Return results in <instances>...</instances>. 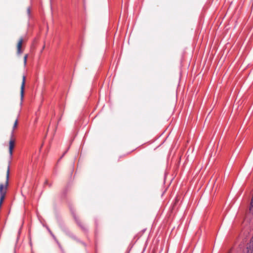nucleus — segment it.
I'll use <instances>...</instances> for the list:
<instances>
[{"instance_id":"f257e3e1","label":"nucleus","mask_w":253,"mask_h":253,"mask_svg":"<svg viewBox=\"0 0 253 253\" xmlns=\"http://www.w3.org/2000/svg\"><path fill=\"white\" fill-rule=\"evenodd\" d=\"M26 81V77L23 76L22 78V82L21 86V90H20V95H21V99L22 100L24 97V87Z\"/></svg>"},{"instance_id":"f03ea898","label":"nucleus","mask_w":253,"mask_h":253,"mask_svg":"<svg viewBox=\"0 0 253 253\" xmlns=\"http://www.w3.org/2000/svg\"><path fill=\"white\" fill-rule=\"evenodd\" d=\"M15 146V141L14 139L11 138L9 143V153L11 157L13 154V149Z\"/></svg>"},{"instance_id":"7ed1b4c3","label":"nucleus","mask_w":253,"mask_h":253,"mask_svg":"<svg viewBox=\"0 0 253 253\" xmlns=\"http://www.w3.org/2000/svg\"><path fill=\"white\" fill-rule=\"evenodd\" d=\"M23 39L22 38L20 39L19 40L17 45V54H21L22 53V50H21L22 45L23 42Z\"/></svg>"},{"instance_id":"20e7f679","label":"nucleus","mask_w":253,"mask_h":253,"mask_svg":"<svg viewBox=\"0 0 253 253\" xmlns=\"http://www.w3.org/2000/svg\"><path fill=\"white\" fill-rule=\"evenodd\" d=\"M17 125H18V119H17L15 121L13 126L12 133L13 132L14 129H15L17 128Z\"/></svg>"},{"instance_id":"39448f33","label":"nucleus","mask_w":253,"mask_h":253,"mask_svg":"<svg viewBox=\"0 0 253 253\" xmlns=\"http://www.w3.org/2000/svg\"><path fill=\"white\" fill-rule=\"evenodd\" d=\"M28 57V54H25L24 57V64L25 66L26 65V64H27V60Z\"/></svg>"},{"instance_id":"423d86ee","label":"nucleus","mask_w":253,"mask_h":253,"mask_svg":"<svg viewBox=\"0 0 253 253\" xmlns=\"http://www.w3.org/2000/svg\"><path fill=\"white\" fill-rule=\"evenodd\" d=\"M29 11H30L29 9H28V13L29 12Z\"/></svg>"}]
</instances>
